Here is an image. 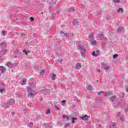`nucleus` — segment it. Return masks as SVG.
<instances>
[{
	"instance_id": "nucleus-43",
	"label": "nucleus",
	"mask_w": 128,
	"mask_h": 128,
	"mask_svg": "<svg viewBox=\"0 0 128 128\" xmlns=\"http://www.w3.org/2000/svg\"><path fill=\"white\" fill-rule=\"evenodd\" d=\"M114 2H116L117 4H120V0H114Z\"/></svg>"
},
{
	"instance_id": "nucleus-27",
	"label": "nucleus",
	"mask_w": 128,
	"mask_h": 128,
	"mask_svg": "<svg viewBox=\"0 0 128 128\" xmlns=\"http://www.w3.org/2000/svg\"><path fill=\"white\" fill-rule=\"evenodd\" d=\"M92 56H95V57L98 56V54H96V51L92 52Z\"/></svg>"
},
{
	"instance_id": "nucleus-10",
	"label": "nucleus",
	"mask_w": 128,
	"mask_h": 128,
	"mask_svg": "<svg viewBox=\"0 0 128 128\" xmlns=\"http://www.w3.org/2000/svg\"><path fill=\"white\" fill-rule=\"evenodd\" d=\"M50 6H49V10L50 12H52V8H54V6H56V4L54 3V2H50Z\"/></svg>"
},
{
	"instance_id": "nucleus-19",
	"label": "nucleus",
	"mask_w": 128,
	"mask_h": 128,
	"mask_svg": "<svg viewBox=\"0 0 128 128\" xmlns=\"http://www.w3.org/2000/svg\"><path fill=\"white\" fill-rule=\"evenodd\" d=\"M50 76H52V80H56V74H50Z\"/></svg>"
},
{
	"instance_id": "nucleus-39",
	"label": "nucleus",
	"mask_w": 128,
	"mask_h": 128,
	"mask_svg": "<svg viewBox=\"0 0 128 128\" xmlns=\"http://www.w3.org/2000/svg\"><path fill=\"white\" fill-rule=\"evenodd\" d=\"M40 76H44V70H43L40 72Z\"/></svg>"
},
{
	"instance_id": "nucleus-47",
	"label": "nucleus",
	"mask_w": 128,
	"mask_h": 128,
	"mask_svg": "<svg viewBox=\"0 0 128 128\" xmlns=\"http://www.w3.org/2000/svg\"><path fill=\"white\" fill-rule=\"evenodd\" d=\"M70 126V123H66L65 124V126L66 128V126Z\"/></svg>"
},
{
	"instance_id": "nucleus-30",
	"label": "nucleus",
	"mask_w": 128,
	"mask_h": 128,
	"mask_svg": "<svg viewBox=\"0 0 128 128\" xmlns=\"http://www.w3.org/2000/svg\"><path fill=\"white\" fill-rule=\"evenodd\" d=\"M124 12V8H119L117 10V12Z\"/></svg>"
},
{
	"instance_id": "nucleus-9",
	"label": "nucleus",
	"mask_w": 128,
	"mask_h": 128,
	"mask_svg": "<svg viewBox=\"0 0 128 128\" xmlns=\"http://www.w3.org/2000/svg\"><path fill=\"white\" fill-rule=\"evenodd\" d=\"M116 100V96H112L110 98V101L111 102H113V104H114V102Z\"/></svg>"
},
{
	"instance_id": "nucleus-33",
	"label": "nucleus",
	"mask_w": 128,
	"mask_h": 128,
	"mask_svg": "<svg viewBox=\"0 0 128 128\" xmlns=\"http://www.w3.org/2000/svg\"><path fill=\"white\" fill-rule=\"evenodd\" d=\"M23 52L24 53V54H26V56H28V52H30V51H26V50H23Z\"/></svg>"
},
{
	"instance_id": "nucleus-50",
	"label": "nucleus",
	"mask_w": 128,
	"mask_h": 128,
	"mask_svg": "<svg viewBox=\"0 0 128 128\" xmlns=\"http://www.w3.org/2000/svg\"><path fill=\"white\" fill-rule=\"evenodd\" d=\"M55 108H56V110H60V108H58V106H55Z\"/></svg>"
},
{
	"instance_id": "nucleus-48",
	"label": "nucleus",
	"mask_w": 128,
	"mask_h": 128,
	"mask_svg": "<svg viewBox=\"0 0 128 128\" xmlns=\"http://www.w3.org/2000/svg\"><path fill=\"white\" fill-rule=\"evenodd\" d=\"M66 100H63L61 101V102H62V104H66Z\"/></svg>"
},
{
	"instance_id": "nucleus-52",
	"label": "nucleus",
	"mask_w": 128,
	"mask_h": 128,
	"mask_svg": "<svg viewBox=\"0 0 128 128\" xmlns=\"http://www.w3.org/2000/svg\"><path fill=\"white\" fill-rule=\"evenodd\" d=\"M56 14H60V10H57V11L56 12Z\"/></svg>"
},
{
	"instance_id": "nucleus-38",
	"label": "nucleus",
	"mask_w": 128,
	"mask_h": 128,
	"mask_svg": "<svg viewBox=\"0 0 128 128\" xmlns=\"http://www.w3.org/2000/svg\"><path fill=\"white\" fill-rule=\"evenodd\" d=\"M62 118H66L67 120H70V118H68V116L66 115H63Z\"/></svg>"
},
{
	"instance_id": "nucleus-3",
	"label": "nucleus",
	"mask_w": 128,
	"mask_h": 128,
	"mask_svg": "<svg viewBox=\"0 0 128 128\" xmlns=\"http://www.w3.org/2000/svg\"><path fill=\"white\" fill-rule=\"evenodd\" d=\"M16 100H14V98H10L8 100V103L10 106H13V104H14Z\"/></svg>"
},
{
	"instance_id": "nucleus-35",
	"label": "nucleus",
	"mask_w": 128,
	"mask_h": 128,
	"mask_svg": "<svg viewBox=\"0 0 128 128\" xmlns=\"http://www.w3.org/2000/svg\"><path fill=\"white\" fill-rule=\"evenodd\" d=\"M56 14L52 13V16H51V18H52V20H54V18H56Z\"/></svg>"
},
{
	"instance_id": "nucleus-5",
	"label": "nucleus",
	"mask_w": 128,
	"mask_h": 128,
	"mask_svg": "<svg viewBox=\"0 0 128 128\" xmlns=\"http://www.w3.org/2000/svg\"><path fill=\"white\" fill-rule=\"evenodd\" d=\"M8 52V49L2 50L0 52L1 56H4V54H6Z\"/></svg>"
},
{
	"instance_id": "nucleus-29",
	"label": "nucleus",
	"mask_w": 128,
	"mask_h": 128,
	"mask_svg": "<svg viewBox=\"0 0 128 128\" xmlns=\"http://www.w3.org/2000/svg\"><path fill=\"white\" fill-rule=\"evenodd\" d=\"M118 106H119V108H122V100H120L118 102Z\"/></svg>"
},
{
	"instance_id": "nucleus-20",
	"label": "nucleus",
	"mask_w": 128,
	"mask_h": 128,
	"mask_svg": "<svg viewBox=\"0 0 128 128\" xmlns=\"http://www.w3.org/2000/svg\"><path fill=\"white\" fill-rule=\"evenodd\" d=\"M3 108H10V104L7 102V103H4L2 104Z\"/></svg>"
},
{
	"instance_id": "nucleus-26",
	"label": "nucleus",
	"mask_w": 128,
	"mask_h": 128,
	"mask_svg": "<svg viewBox=\"0 0 128 128\" xmlns=\"http://www.w3.org/2000/svg\"><path fill=\"white\" fill-rule=\"evenodd\" d=\"M97 42L96 40H92L91 41V44L92 46H96V44Z\"/></svg>"
},
{
	"instance_id": "nucleus-4",
	"label": "nucleus",
	"mask_w": 128,
	"mask_h": 128,
	"mask_svg": "<svg viewBox=\"0 0 128 128\" xmlns=\"http://www.w3.org/2000/svg\"><path fill=\"white\" fill-rule=\"evenodd\" d=\"M6 72V68L4 66H0V74H4Z\"/></svg>"
},
{
	"instance_id": "nucleus-57",
	"label": "nucleus",
	"mask_w": 128,
	"mask_h": 128,
	"mask_svg": "<svg viewBox=\"0 0 128 128\" xmlns=\"http://www.w3.org/2000/svg\"><path fill=\"white\" fill-rule=\"evenodd\" d=\"M98 71L99 72H102L100 71V70H98Z\"/></svg>"
},
{
	"instance_id": "nucleus-15",
	"label": "nucleus",
	"mask_w": 128,
	"mask_h": 128,
	"mask_svg": "<svg viewBox=\"0 0 128 128\" xmlns=\"http://www.w3.org/2000/svg\"><path fill=\"white\" fill-rule=\"evenodd\" d=\"M82 66V64L80 63H77L75 66V68H76V70H80V66Z\"/></svg>"
},
{
	"instance_id": "nucleus-17",
	"label": "nucleus",
	"mask_w": 128,
	"mask_h": 128,
	"mask_svg": "<svg viewBox=\"0 0 128 128\" xmlns=\"http://www.w3.org/2000/svg\"><path fill=\"white\" fill-rule=\"evenodd\" d=\"M60 34L62 36H68V34L66 33H64V32L61 31L60 32Z\"/></svg>"
},
{
	"instance_id": "nucleus-53",
	"label": "nucleus",
	"mask_w": 128,
	"mask_h": 128,
	"mask_svg": "<svg viewBox=\"0 0 128 128\" xmlns=\"http://www.w3.org/2000/svg\"><path fill=\"white\" fill-rule=\"evenodd\" d=\"M120 120H124V118H122V117H120Z\"/></svg>"
},
{
	"instance_id": "nucleus-18",
	"label": "nucleus",
	"mask_w": 128,
	"mask_h": 128,
	"mask_svg": "<svg viewBox=\"0 0 128 128\" xmlns=\"http://www.w3.org/2000/svg\"><path fill=\"white\" fill-rule=\"evenodd\" d=\"M67 36H68V38L71 39L72 38H74V34L70 33V34H67Z\"/></svg>"
},
{
	"instance_id": "nucleus-25",
	"label": "nucleus",
	"mask_w": 128,
	"mask_h": 128,
	"mask_svg": "<svg viewBox=\"0 0 128 128\" xmlns=\"http://www.w3.org/2000/svg\"><path fill=\"white\" fill-rule=\"evenodd\" d=\"M88 38H90L91 40H94V34H89Z\"/></svg>"
},
{
	"instance_id": "nucleus-56",
	"label": "nucleus",
	"mask_w": 128,
	"mask_h": 128,
	"mask_svg": "<svg viewBox=\"0 0 128 128\" xmlns=\"http://www.w3.org/2000/svg\"><path fill=\"white\" fill-rule=\"evenodd\" d=\"M21 36H24V33L22 34Z\"/></svg>"
},
{
	"instance_id": "nucleus-46",
	"label": "nucleus",
	"mask_w": 128,
	"mask_h": 128,
	"mask_svg": "<svg viewBox=\"0 0 128 128\" xmlns=\"http://www.w3.org/2000/svg\"><path fill=\"white\" fill-rule=\"evenodd\" d=\"M30 22H34V17H30Z\"/></svg>"
},
{
	"instance_id": "nucleus-44",
	"label": "nucleus",
	"mask_w": 128,
	"mask_h": 128,
	"mask_svg": "<svg viewBox=\"0 0 128 128\" xmlns=\"http://www.w3.org/2000/svg\"><path fill=\"white\" fill-rule=\"evenodd\" d=\"M96 54H97V56H100V50H96Z\"/></svg>"
},
{
	"instance_id": "nucleus-37",
	"label": "nucleus",
	"mask_w": 128,
	"mask_h": 128,
	"mask_svg": "<svg viewBox=\"0 0 128 128\" xmlns=\"http://www.w3.org/2000/svg\"><path fill=\"white\" fill-rule=\"evenodd\" d=\"M118 54H114L112 56L114 60H116V58H118Z\"/></svg>"
},
{
	"instance_id": "nucleus-62",
	"label": "nucleus",
	"mask_w": 128,
	"mask_h": 128,
	"mask_svg": "<svg viewBox=\"0 0 128 128\" xmlns=\"http://www.w3.org/2000/svg\"><path fill=\"white\" fill-rule=\"evenodd\" d=\"M98 102H100V100H98Z\"/></svg>"
},
{
	"instance_id": "nucleus-32",
	"label": "nucleus",
	"mask_w": 128,
	"mask_h": 128,
	"mask_svg": "<svg viewBox=\"0 0 128 128\" xmlns=\"http://www.w3.org/2000/svg\"><path fill=\"white\" fill-rule=\"evenodd\" d=\"M84 120H88V118H90V116H88V115H86L85 116H84Z\"/></svg>"
},
{
	"instance_id": "nucleus-34",
	"label": "nucleus",
	"mask_w": 128,
	"mask_h": 128,
	"mask_svg": "<svg viewBox=\"0 0 128 128\" xmlns=\"http://www.w3.org/2000/svg\"><path fill=\"white\" fill-rule=\"evenodd\" d=\"M87 89L88 90H92V86L88 85L87 87Z\"/></svg>"
},
{
	"instance_id": "nucleus-28",
	"label": "nucleus",
	"mask_w": 128,
	"mask_h": 128,
	"mask_svg": "<svg viewBox=\"0 0 128 128\" xmlns=\"http://www.w3.org/2000/svg\"><path fill=\"white\" fill-rule=\"evenodd\" d=\"M122 26L119 27L118 30V33L122 32Z\"/></svg>"
},
{
	"instance_id": "nucleus-40",
	"label": "nucleus",
	"mask_w": 128,
	"mask_h": 128,
	"mask_svg": "<svg viewBox=\"0 0 128 128\" xmlns=\"http://www.w3.org/2000/svg\"><path fill=\"white\" fill-rule=\"evenodd\" d=\"M4 89L2 88V87L0 86V92H1V94H2L4 92Z\"/></svg>"
},
{
	"instance_id": "nucleus-41",
	"label": "nucleus",
	"mask_w": 128,
	"mask_h": 128,
	"mask_svg": "<svg viewBox=\"0 0 128 128\" xmlns=\"http://www.w3.org/2000/svg\"><path fill=\"white\" fill-rule=\"evenodd\" d=\"M104 94V91H100L98 92L97 94L98 96H100V94Z\"/></svg>"
},
{
	"instance_id": "nucleus-1",
	"label": "nucleus",
	"mask_w": 128,
	"mask_h": 128,
	"mask_svg": "<svg viewBox=\"0 0 128 128\" xmlns=\"http://www.w3.org/2000/svg\"><path fill=\"white\" fill-rule=\"evenodd\" d=\"M79 50L80 51L81 56L82 58H86L85 56H86V48L84 46H79Z\"/></svg>"
},
{
	"instance_id": "nucleus-61",
	"label": "nucleus",
	"mask_w": 128,
	"mask_h": 128,
	"mask_svg": "<svg viewBox=\"0 0 128 128\" xmlns=\"http://www.w3.org/2000/svg\"><path fill=\"white\" fill-rule=\"evenodd\" d=\"M41 14H44V12H42Z\"/></svg>"
},
{
	"instance_id": "nucleus-23",
	"label": "nucleus",
	"mask_w": 128,
	"mask_h": 128,
	"mask_svg": "<svg viewBox=\"0 0 128 128\" xmlns=\"http://www.w3.org/2000/svg\"><path fill=\"white\" fill-rule=\"evenodd\" d=\"M116 126V122H112L110 123V128H114V126Z\"/></svg>"
},
{
	"instance_id": "nucleus-55",
	"label": "nucleus",
	"mask_w": 128,
	"mask_h": 128,
	"mask_svg": "<svg viewBox=\"0 0 128 128\" xmlns=\"http://www.w3.org/2000/svg\"><path fill=\"white\" fill-rule=\"evenodd\" d=\"M12 114H16V113L14 112H12Z\"/></svg>"
},
{
	"instance_id": "nucleus-14",
	"label": "nucleus",
	"mask_w": 128,
	"mask_h": 128,
	"mask_svg": "<svg viewBox=\"0 0 128 128\" xmlns=\"http://www.w3.org/2000/svg\"><path fill=\"white\" fill-rule=\"evenodd\" d=\"M73 26H76L78 24V19L74 20V22H72Z\"/></svg>"
},
{
	"instance_id": "nucleus-36",
	"label": "nucleus",
	"mask_w": 128,
	"mask_h": 128,
	"mask_svg": "<svg viewBox=\"0 0 128 128\" xmlns=\"http://www.w3.org/2000/svg\"><path fill=\"white\" fill-rule=\"evenodd\" d=\"M32 126H34V123H32V122H29V125L28 126L29 128H32Z\"/></svg>"
},
{
	"instance_id": "nucleus-7",
	"label": "nucleus",
	"mask_w": 128,
	"mask_h": 128,
	"mask_svg": "<svg viewBox=\"0 0 128 128\" xmlns=\"http://www.w3.org/2000/svg\"><path fill=\"white\" fill-rule=\"evenodd\" d=\"M0 48H6V42H3L0 44Z\"/></svg>"
},
{
	"instance_id": "nucleus-21",
	"label": "nucleus",
	"mask_w": 128,
	"mask_h": 128,
	"mask_svg": "<svg viewBox=\"0 0 128 128\" xmlns=\"http://www.w3.org/2000/svg\"><path fill=\"white\" fill-rule=\"evenodd\" d=\"M6 66H10L11 68H12V66H14V64H12L10 62H8V63L6 64Z\"/></svg>"
},
{
	"instance_id": "nucleus-51",
	"label": "nucleus",
	"mask_w": 128,
	"mask_h": 128,
	"mask_svg": "<svg viewBox=\"0 0 128 128\" xmlns=\"http://www.w3.org/2000/svg\"><path fill=\"white\" fill-rule=\"evenodd\" d=\"M81 120H84V116H82L80 118Z\"/></svg>"
},
{
	"instance_id": "nucleus-6",
	"label": "nucleus",
	"mask_w": 128,
	"mask_h": 128,
	"mask_svg": "<svg viewBox=\"0 0 128 128\" xmlns=\"http://www.w3.org/2000/svg\"><path fill=\"white\" fill-rule=\"evenodd\" d=\"M20 56V51L18 49H16L14 52V57L16 58H18Z\"/></svg>"
},
{
	"instance_id": "nucleus-2",
	"label": "nucleus",
	"mask_w": 128,
	"mask_h": 128,
	"mask_svg": "<svg viewBox=\"0 0 128 128\" xmlns=\"http://www.w3.org/2000/svg\"><path fill=\"white\" fill-rule=\"evenodd\" d=\"M97 38H98L100 40H108V38L104 37V32H100V34H98Z\"/></svg>"
},
{
	"instance_id": "nucleus-42",
	"label": "nucleus",
	"mask_w": 128,
	"mask_h": 128,
	"mask_svg": "<svg viewBox=\"0 0 128 128\" xmlns=\"http://www.w3.org/2000/svg\"><path fill=\"white\" fill-rule=\"evenodd\" d=\"M50 114V110L48 109L47 112H46V114Z\"/></svg>"
},
{
	"instance_id": "nucleus-22",
	"label": "nucleus",
	"mask_w": 128,
	"mask_h": 128,
	"mask_svg": "<svg viewBox=\"0 0 128 128\" xmlns=\"http://www.w3.org/2000/svg\"><path fill=\"white\" fill-rule=\"evenodd\" d=\"M78 120V118H76V117L72 118V124H74L76 122V120Z\"/></svg>"
},
{
	"instance_id": "nucleus-45",
	"label": "nucleus",
	"mask_w": 128,
	"mask_h": 128,
	"mask_svg": "<svg viewBox=\"0 0 128 128\" xmlns=\"http://www.w3.org/2000/svg\"><path fill=\"white\" fill-rule=\"evenodd\" d=\"M58 61L59 62H62V59L61 58H58Z\"/></svg>"
},
{
	"instance_id": "nucleus-8",
	"label": "nucleus",
	"mask_w": 128,
	"mask_h": 128,
	"mask_svg": "<svg viewBox=\"0 0 128 128\" xmlns=\"http://www.w3.org/2000/svg\"><path fill=\"white\" fill-rule=\"evenodd\" d=\"M76 10L72 6H71L70 8L67 10L68 12H74Z\"/></svg>"
},
{
	"instance_id": "nucleus-12",
	"label": "nucleus",
	"mask_w": 128,
	"mask_h": 128,
	"mask_svg": "<svg viewBox=\"0 0 128 128\" xmlns=\"http://www.w3.org/2000/svg\"><path fill=\"white\" fill-rule=\"evenodd\" d=\"M112 91H108L107 92L104 94V96H112Z\"/></svg>"
},
{
	"instance_id": "nucleus-63",
	"label": "nucleus",
	"mask_w": 128,
	"mask_h": 128,
	"mask_svg": "<svg viewBox=\"0 0 128 128\" xmlns=\"http://www.w3.org/2000/svg\"><path fill=\"white\" fill-rule=\"evenodd\" d=\"M127 82H128V79L127 80Z\"/></svg>"
},
{
	"instance_id": "nucleus-58",
	"label": "nucleus",
	"mask_w": 128,
	"mask_h": 128,
	"mask_svg": "<svg viewBox=\"0 0 128 128\" xmlns=\"http://www.w3.org/2000/svg\"><path fill=\"white\" fill-rule=\"evenodd\" d=\"M42 0V2H46V0Z\"/></svg>"
},
{
	"instance_id": "nucleus-31",
	"label": "nucleus",
	"mask_w": 128,
	"mask_h": 128,
	"mask_svg": "<svg viewBox=\"0 0 128 128\" xmlns=\"http://www.w3.org/2000/svg\"><path fill=\"white\" fill-rule=\"evenodd\" d=\"M28 96H30V98H33V96H34V93L32 92L28 93Z\"/></svg>"
},
{
	"instance_id": "nucleus-16",
	"label": "nucleus",
	"mask_w": 128,
	"mask_h": 128,
	"mask_svg": "<svg viewBox=\"0 0 128 128\" xmlns=\"http://www.w3.org/2000/svg\"><path fill=\"white\" fill-rule=\"evenodd\" d=\"M44 126L46 128H52V127L51 124L50 123L44 124Z\"/></svg>"
},
{
	"instance_id": "nucleus-11",
	"label": "nucleus",
	"mask_w": 128,
	"mask_h": 128,
	"mask_svg": "<svg viewBox=\"0 0 128 128\" xmlns=\"http://www.w3.org/2000/svg\"><path fill=\"white\" fill-rule=\"evenodd\" d=\"M26 78H24L22 81H20V84L22 86H24V84H26Z\"/></svg>"
},
{
	"instance_id": "nucleus-24",
	"label": "nucleus",
	"mask_w": 128,
	"mask_h": 128,
	"mask_svg": "<svg viewBox=\"0 0 128 128\" xmlns=\"http://www.w3.org/2000/svg\"><path fill=\"white\" fill-rule=\"evenodd\" d=\"M26 90H27V92H34V90H32V87H27L26 88Z\"/></svg>"
},
{
	"instance_id": "nucleus-54",
	"label": "nucleus",
	"mask_w": 128,
	"mask_h": 128,
	"mask_svg": "<svg viewBox=\"0 0 128 128\" xmlns=\"http://www.w3.org/2000/svg\"><path fill=\"white\" fill-rule=\"evenodd\" d=\"M2 56H0V62H2Z\"/></svg>"
},
{
	"instance_id": "nucleus-59",
	"label": "nucleus",
	"mask_w": 128,
	"mask_h": 128,
	"mask_svg": "<svg viewBox=\"0 0 128 128\" xmlns=\"http://www.w3.org/2000/svg\"><path fill=\"white\" fill-rule=\"evenodd\" d=\"M126 92H128V87L127 88H126Z\"/></svg>"
},
{
	"instance_id": "nucleus-60",
	"label": "nucleus",
	"mask_w": 128,
	"mask_h": 128,
	"mask_svg": "<svg viewBox=\"0 0 128 128\" xmlns=\"http://www.w3.org/2000/svg\"><path fill=\"white\" fill-rule=\"evenodd\" d=\"M99 128H102V125L101 124H100V125H99Z\"/></svg>"
},
{
	"instance_id": "nucleus-49",
	"label": "nucleus",
	"mask_w": 128,
	"mask_h": 128,
	"mask_svg": "<svg viewBox=\"0 0 128 128\" xmlns=\"http://www.w3.org/2000/svg\"><path fill=\"white\" fill-rule=\"evenodd\" d=\"M2 34H3V36H6V32H4V30L2 31Z\"/></svg>"
},
{
	"instance_id": "nucleus-13",
	"label": "nucleus",
	"mask_w": 128,
	"mask_h": 128,
	"mask_svg": "<svg viewBox=\"0 0 128 128\" xmlns=\"http://www.w3.org/2000/svg\"><path fill=\"white\" fill-rule=\"evenodd\" d=\"M102 66L106 70H110V66L108 65V64H103Z\"/></svg>"
}]
</instances>
